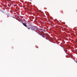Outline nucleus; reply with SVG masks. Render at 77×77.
Returning a JSON list of instances; mask_svg holds the SVG:
<instances>
[{"instance_id": "obj_3", "label": "nucleus", "mask_w": 77, "mask_h": 77, "mask_svg": "<svg viewBox=\"0 0 77 77\" xmlns=\"http://www.w3.org/2000/svg\"><path fill=\"white\" fill-rule=\"evenodd\" d=\"M39 35H40V36H42V37H43V36H42V35H41V34H38Z\"/></svg>"}, {"instance_id": "obj_1", "label": "nucleus", "mask_w": 77, "mask_h": 77, "mask_svg": "<svg viewBox=\"0 0 77 77\" xmlns=\"http://www.w3.org/2000/svg\"><path fill=\"white\" fill-rule=\"evenodd\" d=\"M33 26H28L26 27L27 28L29 29L30 30V29H31V30H33Z\"/></svg>"}, {"instance_id": "obj_2", "label": "nucleus", "mask_w": 77, "mask_h": 77, "mask_svg": "<svg viewBox=\"0 0 77 77\" xmlns=\"http://www.w3.org/2000/svg\"><path fill=\"white\" fill-rule=\"evenodd\" d=\"M22 24H23V26H24L25 27H27V25H26V23H23Z\"/></svg>"}, {"instance_id": "obj_5", "label": "nucleus", "mask_w": 77, "mask_h": 77, "mask_svg": "<svg viewBox=\"0 0 77 77\" xmlns=\"http://www.w3.org/2000/svg\"><path fill=\"white\" fill-rule=\"evenodd\" d=\"M65 53H66V54H67V53H66V52H65Z\"/></svg>"}, {"instance_id": "obj_4", "label": "nucleus", "mask_w": 77, "mask_h": 77, "mask_svg": "<svg viewBox=\"0 0 77 77\" xmlns=\"http://www.w3.org/2000/svg\"><path fill=\"white\" fill-rule=\"evenodd\" d=\"M63 49L64 50V51H65V49H64V48H63Z\"/></svg>"}]
</instances>
